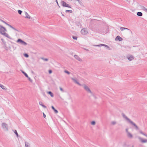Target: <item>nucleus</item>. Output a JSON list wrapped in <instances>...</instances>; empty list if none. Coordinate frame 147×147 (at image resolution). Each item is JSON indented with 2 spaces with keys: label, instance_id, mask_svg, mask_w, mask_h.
I'll return each mask as SVG.
<instances>
[{
  "label": "nucleus",
  "instance_id": "nucleus-1",
  "mask_svg": "<svg viewBox=\"0 0 147 147\" xmlns=\"http://www.w3.org/2000/svg\"><path fill=\"white\" fill-rule=\"evenodd\" d=\"M7 31V30L5 28L0 25V33L6 37L10 38V37L9 34L6 33Z\"/></svg>",
  "mask_w": 147,
  "mask_h": 147
},
{
  "label": "nucleus",
  "instance_id": "nucleus-2",
  "mask_svg": "<svg viewBox=\"0 0 147 147\" xmlns=\"http://www.w3.org/2000/svg\"><path fill=\"white\" fill-rule=\"evenodd\" d=\"M122 115L124 118H125L129 123L133 125L135 127L136 129H139V128L138 126L132 121H131L129 119L124 113H122Z\"/></svg>",
  "mask_w": 147,
  "mask_h": 147
},
{
  "label": "nucleus",
  "instance_id": "nucleus-3",
  "mask_svg": "<svg viewBox=\"0 0 147 147\" xmlns=\"http://www.w3.org/2000/svg\"><path fill=\"white\" fill-rule=\"evenodd\" d=\"M84 89L88 93H90L91 94H92V93L89 87L85 84L82 85V86Z\"/></svg>",
  "mask_w": 147,
  "mask_h": 147
},
{
  "label": "nucleus",
  "instance_id": "nucleus-4",
  "mask_svg": "<svg viewBox=\"0 0 147 147\" xmlns=\"http://www.w3.org/2000/svg\"><path fill=\"white\" fill-rule=\"evenodd\" d=\"M127 58L130 61H131L133 60L134 58V57L131 55H127Z\"/></svg>",
  "mask_w": 147,
  "mask_h": 147
},
{
  "label": "nucleus",
  "instance_id": "nucleus-5",
  "mask_svg": "<svg viewBox=\"0 0 147 147\" xmlns=\"http://www.w3.org/2000/svg\"><path fill=\"white\" fill-rule=\"evenodd\" d=\"M81 33L83 35L86 34L88 33V31L86 29L84 28L82 29L81 31Z\"/></svg>",
  "mask_w": 147,
  "mask_h": 147
},
{
  "label": "nucleus",
  "instance_id": "nucleus-6",
  "mask_svg": "<svg viewBox=\"0 0 147 147\" xmlns=\"http://www.w3.org/2000/svg\"><path fill=\"white\" fill-rule=\"evenodd\" d=\"M71 79L76 84L79 85L80 86H82V85L80 84L77 80L75 78H71Z\"/></svg>",
  "mask_w": 147,
  "mask_h": 147
},
{
  "label": "nucleus",
  "instance_id": "nucleus-7",
  "mask_svg": "<svg viewBox=\"0 0 147 147\" xmlns=\"http://www.w3.org/2000/svg\"><path fill=\"white\" fill-rule=\"evenodd\" d=\"M17 42H20L21 44L24 45H27V43L23 41L22 40L20 39H18Z\"/></svg>",
  "mask_w": 147,
  "mask_h": 147
},
{
  "label": "nucleus",
  "instance_id": "nucleus-8",
  "mask_svg": "<svg viewBox=\"0 0 147 147\" xmlns=\"http://www.w3.org/2000/svg\"><path fill=\"white\" fill-rule=\"evenodd\" d=\"M74 57L78 61H82V59L78 55H75Z\"/></svg>",
  "mask_w": 147,
  "mask_h": 147
},
{
  "label": "nucleus",
  "instance_id": "nucleus-9",
  "mask_svg": "<svg viewBox=\"0 0 147 147\" xmlns=\"http://www.w3.org/2000/svg\"><path fill=\"white\" fill-rule=\"evenodd\" d=\"M138 138L140 140L141 142L142 143H146L147 142V140H144L140 137H138Z\"/></svg>",
  "mask_w": 147,
  "mask_h": 147
},
{
  "label": "nucleus",
  "instance_id": "nucleus-10",
  "mask_svg": "<svg viewBox=\"0 0 147 147\" xmlns=\"http://www.w3.org/2000/svg\"><path fill=\"white\" fill-rule=\"evenodd\" d=\"M123 40L122 38L120 37L119 36H117L115 38L116 40H119V41L122 40Z\"/></svg>",
  "mask_w": 147,
  "mask_h": 147
},
{
  "label": "nucleus",
  "instance_id": "nucleus-11",
  "mask_svg": "<svg viewBox=\"0 0 147 147\" xmlns=\"http://www.w3.org/2000/svg\"><path fill=\"white\" fill-rule=\"evenodd\" d=\"M127 136L130 138H132L133 137L132 135L129 132H127Z\"/></svg>",
  "mask_w": 147,
  "mask_h": 147
},
{
  "label": "nucleus",
  "instance_id": "nucleus-12",
  "mask_svg": "<svg viewBox=\"0 0 147 147\" xmlns=\"http://www.w3.org/2000/svg\"><path fill=\"white\" fill-rule=\"evenodd\" d=\"M0 87L5 90H7V88L5 86L2 84H0Z\"/></svg>",
  "mask_w": 147,
  "mask_h": 147
},
{
  "label": "nucleus",
  "instance_id": "nucleus-13",
  "mask_svg": "<svg viewBox=\"0 0 147 147\" xmlns=\"http://www.w3.org/2000/svg\"><path fill=\"white\" fill-rule=\"evenodd\" d=\"M25 18H28V19H30V16L28 14V13H25Z\"/></svg>",
  "mask_w": 147,
  "mask_h": 147
},
{
  "label": "nucleus",
  "instance_id": "nucleus-14",
  "mask_svg": "<svg viewBox=\"0 0 147 147\" xmlns=\"http://www.w3.org/2000/svg\"><path fill=\"white\" fill-rule=\"evenodd\" d=\"M96 46H97V47H100L101 46H105L106 47H108V45H106L102 44H100L99 45H96Z\"/></svg>",
  "mask_w": 147,
  "mask_h": 147
},
{
  "label": "nucleus",
  "instance_id": "nucleus-15",
  "mask_svg": "<svg viewBox=\"0 0 147 147\" xmlns=\"http://www.w3.org/2000/svg\"><path fill=\"white\" fill-rule=\"evenodd\" d=\"M76 0V1H77L78 2L79 4L81 5L82 6H84L83 4L82 1H80V0Z\"/></svg>",
  "mask_w": 147,
  "mask_h": 147
},
{
  "label": "nucleus",
  "instance_id": "nucleus-16",
  "mask_svg": "<svg viewBox=\"0 0 147 147\" xmlns=\"http://www.w3.org/2000/svg\"><path fill=\"white\" fill-rule=\"evenodd\" d=\"M52 108V109L54 111L55 113H58V111L55 109L54 108L53 106H52L51 107Z\"/></svg>",
  "mask_w": 147,
  "mask_h": 147
},
{
  "label": "nucleus",
  "instance_id": "nucleus-17",
  "mask_svg": "<svg viewBox=\"0 0 147 147\" xmlns=\"http://www.w3.org/2000/svg\"><path fill=\"white\" fill-rule=\"evenodd\" d=\"M137 15L139 16H141L142 15V13L140 12H137Z\"/></svg>",
  "mask_w": 147,
  "mask_h": 147
},
{
  "label": "nucleus",
  "instance_id": "nucleus-18",
  "mask_svg": "<svg viewBox=\"0 0 147 147\" xmlns=\"http://www.w3.org/2000/svg\"><path fill=\"white\" fill-rule=\"evenodd\" d=\"M47 93L48 94H50L51 97H53V94L51 92L49 91L47 92Z\"/></svg>",
  "mask_w": 147,
  "mask_h": 147
},
{
  "label": "nucleus",
  "instance_id": "nucleus-19",
  "mask_svg": "<svg viewBox=\"0 0 147 147\" xmlns=\"http://www.w3.org/2000/svg\"><path fill=\"white\" fill-rule=\"evenodd\" d=\"M39 104L40 105H41L42 107L44 108H46V107L45 105L42 104V102H39Z\"/></svg>",
  "mask_w": 147,
  "mask_h": 147
},
{
  "label": "nucleus",
  "instance_id": "nucleus-20",
  "mask_svg": "<svg viewBox=\"0 0 147 147\" xmlns=\"http://www.w3.org/2000/svg\"><path fill=\"white\" fill-rule=\"evenodd\" d=\"M139 132L141 134H142L144 135V136H146V137H147V135L146 134H144V133L142 131H141V130Z\"/></svg>",
  "mask_w": 147,
  "mask_h": 147
},
{
  "label": "nucleus",
  "instance_id": "nucleus-21",
  "mask_svg": "<svg viewBox=\"0 0 147 147\" xmlns=\"http://www.w3.org/2000/svg\"><path fill=\"white\" fill-rule=\"evenodd\" d=\"M141 8H142V9L143 10H144V11H146L147 10V9L146 8H145L143 6H142Z\"/></svg>",
  "mask_w": 147,
  "mask_h": 147
},
{
  "label": "nucleus",
  "instance_id": "nucleus-22",
  "mask_svg": "<svg viewBox=\"0 0 147 147\" xmlns=\"http://www.w3.org/2000/svg\"><path fill=\"white\" fill-rule=\"evenodd\" d=\"M65 7H67L69 8H71V6L69 5L68 4L65 2Z\"/></svg>",
  "mask_w": 147,
  "mask_h": 147
},
{
  "label": "nucleus",
  "instance_id": "nucleus-23",
  "mask_svg": "<svg viewBox=\"0 0 147 147\" xmlns=\"http://www.w3.org/2000/svg\"><path fill=\"white\" fill-rule=\"evenodd\" d=\"M22 73L24 74L25 75V76H26V77L28 78L29 79H30V78L28 77V75L26 73H25L24 71H22Z\"/></svg>",
  "mask_w": 147,
  "mask_h": 147
},
{
  "label": "nucleus",
  "instance_id": "nucleus-24",
  "mask_svg": "<svg viewBox=\"0 0 147 147\" xmlns=\"http://www.w3.org/2000/svg\"><path fill=\"white\" fill-rule=\"evenodd\" d=\"M65 73H66L68 75H69L71 73L70 72L66 70H65Z\"/></svg>",
  "mask_w": 147,
  "mask_h": 147
},
{
  "label": "nucleus",
  "instance_id": "nucleus-25",
  "mask_svg": "<svg viewBox=\"0 0 147 147\" xmlns=\"http://www.w3.org/2000/svg\"><path fill=\"white\" fill-rule=\"evenodd\" d=\"M2 127L3 128H4L6 127V124L5 123H3L2 125Z\"/></svg>",
  "mask_w": 147,
  "mask_h": 147
},
{
  "label": "nucleus",
  "instance_id": "nucleus-26",
  "mask_svg": "<svg viewBox=\"0 0 147 147\" xmlns=\"http://www.w3.org/2000/svg\"><path fill=\"white\" fill-rule=\"evenodd\" d=\"M65 12H66V13H67V12H69V13H72V10H65Z\"/></svg>",
  "mask_w": 147,
  "mask_h": 147
},
{
  "label": "nucleus",
  "instance_id": "nucleus-27",
  "mask_svg": "<svg viewBox=\"0 0 147 147\" xmlns=\"http://www.w3.org/2000/svg\"><path fill=\"white\" fill-rule=\"evenodd\" d=\"M91 124L92 125H95V121H92L91 122Z\"/></svg>",
  "mask_w": 147,
  "mask_h": 147
},
{
  "label": "nucleus",
  "instance_id": "nucleus-28",
  "mask_svg": "<svg viewBox=\"0 0 147 147\" xmlns=\"http://www.w3.org/2000/svg\"><path fill=\"white\" fill-rule=\"evenodd\" d=\"M72 37H73V39L75 40H77V37L76 36H73Z\"/></svg>",
  "mask_w": 147,
  "mask_h": 147
},
{
  "label": "nucleus",
  "instance_id": "nucleus-29",
  "mask_svg": "<svg viewBox=\"0 0 147 147\" xmlns=\"http://www.w3.org/2000/svg\"><path fill=\"white\" fill-rule=\"evenodd\" d=\"M116 123L115 121H113L111 122V124L113 125L115 124Z\"/></svg>",
  "mask_w": 147,
  "mask_h": 147
},
{
  "label": "nucleus",
  "instance_id": "nucleus-30",
  "mask_svg": "<svg viewBox=\"0 0 147 147\" xmlns=\"http://www.w3.org/2000/svg\"><path fill=\"white\" fill-rule=\"evenodd\" d=\"M120 30L121 31H123V30H125V28L124 27H121Z\"/></svg>",
  "mask_w": 147,
  "mask_h": 147
},
{
  "label": "nucleus",
  "instance_id": "nucleus-31",
  "mask_svg": "<svg viewBox=\"0 0 147 147\" xmlns=\"http://www.w3.org/2000/svg\"><path fill=\"white\" fill-rule=\"evenodd\" d=\"M18 12L19 14H21L22 12V11L20 10H18Z\"/></svg>",
  "mask_w": 147,
  "mask_h": 147
},
{
  "label": "nucleus",
  "instance_id": "nucleus-32",
  "mask_svg": "<svg viewBox=\"0 0 147 147\" xmlns=\"http://www.w3.org/2000/svg\"><path fill=\"white\" fill-rule=\"evenodd\" d=\"M14 132L16 134V135L17 136H18V134L16 130H15Z\"/></svg>",
  "mask_w": 147,
  "mask_h": 147
},
{
  "label": "nucleus",
  "instance_id": "nucleus-33",
  "mask_svg": "<svg viewBox=\"0 0 147 147\" xmlns=\"http://www.w3.org/2000/svg\"><path fill=\"white\" fill-rule=\"evenodd\" d=\"M24 56L26 57H28V54H24Z\"/></svg>",
  "mask_w": 147,
  "mask_h": 147
},
{
  "label": "nucleus",
  "instance_id": "nucleus-34",
  "mask_svg": "<svg viewBox=\"0 0 147 147\" xmlns=\"http://www.w3.org/2000/svg\"><path fill=\"white\" fill-rule=\"evenodd\" d=\"M4 23H5V24H6L7 25H8V26H10V27H11V28H12V26H11L10 25H9V24H7V23H5V22H4Z\"/></svg>",
  "mask_w": 147,
  "mask_h": 147
},
{
  "label": "nucleus",
  "instance_id": "nucleus-35",
  "mask_svg": "<svg viewBox=\"0 0 147 147\" xmlns=\"http://www.w3.org/2000/svg\"><path fill=\"white\" fill-rule=\"evenodd\" d=\"M43 117H44V118H45L46 117V115L45 114V113H43Z\"/></svg>",
  "mask_w": 147,
  "mask_h": 147
},
{
  "label": "nucleus",
  "instance_id": "nucleus-36",
  "mask_svg": "<svg viewBox=\"0 0 147 147\" xmlns=\"http://www.w3.org/2000/svg\"><path fill=\"white\" fill-rule=\"evenodd\" d=\"M52 71L51 70H49V74H51L52 73Z\"/></svg>",
  "mask_w": 147,
  "mask_h": 147
},
{
  "label": "nucleus",
  "instance_id": "nucleus-37",
  "mask_svg": "<svg viewBox=\"0 0 147 147\" xmlns=\"http://www.w3.org/2000/svg\"><path fill=\"white\" fill-rule=\"evenodd\" d=\"M43 60L45 61H48V59H43Z\"/></svg>",
  "mask_w": 147,
  "mask_h": 147
},
{
  "label": "nucleus",
  "instance_id": "nucleus-38",
  "mask_svg": "<svg viewBox=\"0 0 147 147\" xmlns=\"http://www.w3.org/2000/svg\"><path fill=\"white\" fill-rule=\"evenodd\" d=\"M92 94V95H93V96L95 98H96V97L95 96H94V95L93 94V93H92V94Z\"/></svg>",
  "mask_w": 147,
  "mask_h": 147
},
{
  "label": "nucleus",
  "instance_id": "nucleus-39",
  "mask_svg": "<svg viewBox=\"0 0 147 147\" xmlns=\"http://www.w3.org/2000/svg\"><path fill=\"white\" fill-rule=\"evenodd\" d=\"M125 28V30H130L129 29L127 28Z\"/></svg>",
  "mask_w": 147,
  "mask_h": 147
},
{
  "label": "nucleus",
  "instance_id": "nucleus-40",
  "mask_svg": "<svg viewBox=\"0 0 147 147\" xmlns=\"http://www.w3.org/2000/svg\"><path fill=\"white\" fill-rule=\"evenodd\" d=\"M126 132H127H127H129L128 131V129H126Z\"/></svg>",
  "mask_w": 147,
  "mask_h": 147
},
{
  "label": "nucleus",
  "instance_id": "nucleus-41",
  "mask_svg": "<svg viewBox=\"0 0 147 147\" xmlns=\"http://www.w3.org/2000/svg\"><path fill=\"white\" fill-rule=\"evenodd\" d=\"M1 40L3 42H4V39H1Z\"/></svg>",
  "mask_w": 147,
  "mask_h": 147
},
{
  "label": "nucleus",
  "instance_id": "nucleus-42",
  "mask_svg": "<svg viewBox=\"0 0 147 147\" xmlns=\"http://www.w3.org/2000/svg\"><path fill=\"white\" fill-rule=\"evenodd\" d=\"M63 5V6H64V2H63V3L62 4Z\"/></svg>",
  "mask_w": 147,
  "mask_h": 147
},
{
  "label": "nucleus",
  "instance_id": "nucleus-43",
  "mask_svg": "<svg viewBox=\"0 0 147 147\" xmlns=\"http://www.w3.org/2000/svg\"><path fill=\"white\" fill-rule=\"evenodd\" d=\"M84 49L87 51H88L89 50H88V49Z\"/></svg>",
  "mask_w": 147,
  "mask_h": 147
},
{
  "label": "nucleus",
  "instance_id": "nucleus-44",
  "mask_svg": "<svg viewBox=\"0 0 147 147\" xmlns=\"http://www.w3.org/2000/svg\"><path fill=\"white\" fill-rule=\"evenodd\" d=\"M26 147H29L28 145H26Z\"/></svg>",
  "mask_w": 147,
  "mask_h": 147
},
{
  "label": "nucleus",
  "instance_id": "nucleus-45",
  "mask_svg": "<svg viewBox=\"0 0 147 147\" xmlns=\"http://www.w3.org/2000/svg\"><path fill=\"white\" fill-rule=\"evenodd\" d=\"M60 90H62V89L61 88H60Z\"/></svg>",
  "mask_w": 147,
  "mask_h": 147
},
{
  "label": "nucleus",
  "instance_id": "nucleus-46",
  "mask_svg": "<svg viewBox=\"0 0 147 147\" xmlns=\"http://www.w3.org/2000/svg\"><path fill=\"white\" fill-rule=\"evenodd\" d=\"M146 12H147V10L146 11Z\"/></svg>",
  "mask_w": 147,
  "mask_h": 147
},
{
  "label": "nucleus",
  "instance_id": "nucleus-47",
  "mask_svg": "<svg viewBox=\"0 0 147 147\" xmlns=\"http://www.w3.org/2000/svg\"><path fill=\"white\" fill-rule=\"evenodd\" d=\"M134 147V146H132V147Z\"/></svg>",
  "mask_w": 147,
  "mask_h": 147
}]
</instances>
